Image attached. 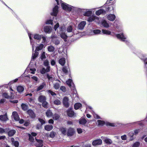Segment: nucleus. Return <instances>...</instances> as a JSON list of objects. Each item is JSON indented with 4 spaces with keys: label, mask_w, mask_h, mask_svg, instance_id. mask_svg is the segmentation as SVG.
<instances>
[{
    "label": "nucleus",
    "mask_w": 147,
    "mask_h": 147,
    "mask_svg": "<svg viewBox=\"0 0 147 147\" xmlns=\"http://www.w3.org/2000/svg\"><path fill=\"white\" fill-rule=\"evenodd\" d=\"M55 1L58 5H59L60 3L61 4V6L63 9L69 11L71 10L72 8L70 5L66 4L65 3H63V1L61 0H55Z\"/></svg>",
    "instance_id": "1"
},
{
    "label": "nucleus",
    "mask_w": 147,
    "mask_h": 147,
    "mask_svg": "<svg viewBox=\"0 0 147 147\" xmlns=\"http://www.w3.org/2000/svg\"><path fill=\"white\" fill-rule=\"evenodd\" d=\"M65 29V27L64 26H62L61 27H60L59 28V29L60 30V31L61 32L59 33L60 34V36L65 41H66V39L68 36L65 33L63 32Z\"/></svg>",
    "instance_id": "2"
},
{
    "label": "nucleus",
    "mask_w": 147,
    "mask_h": 147,
    "mask_svg": "<svg viewBox=\"0 0 147 147\" xmlns=\"http://www.w3.org/2000/svg\"><path fill=\"white\" fill-rule=\"evenodd\" d=\"M67 30L68 33L67 35L68 37H71L74 34L71 26H69L67 28Z\"/></svg>",
    "instance_id": "3"
},
{
    "label": "nucleus",
    "mask_w": 147,
    "mask_h": 147,
    "mask_svg": "<svg viewBox=\"0 0 147 147\" xmlns=\"http://www.w3.org/2000/svg\"><path fill=\"white\" fill-rule=\"evenodd\" d=\"M98 17L94 16H92L89 17L88 20V21L90 22H92L93 21H94L98 23H99L98 21Z\"/></svg>",
    "instance_id": "4"
},
{
    "label": "nucleus",
    "mask_w": 147,
    "mask_h": 147,
    "mask_svg": "<svg viewBox=\"0 0 147 147\" xmlns=\"http://www.w3.org/2000/svg\"><path fill=\"white\" fill-rule=\"evenodd\" d=\"M51 38L52 39V41L56 45H58L59 44V40L57 39V36H55L52 35Z\"/></svg>",
    "instance_id": "5"
},
{
    "label": "nucleus",
    "mask_w": 147,
    "mask_h": 147,
    "mask_svg": "<svg viewBox=\"0 0 147 147\" xmlns=\"http://www.w3.org/2000/svg\"><path fill=\"white\" fill-rule=\"evenodd\" d=\"M86 24V22L85 21L81 22L78 25V29L80 30H82L83 29Z\"/></svg>",
    "instance_id": "6"
},
{
    "label": "nucleus",
    "mask_w": 147,
    "mask_h": 147,
    "mask_svg": "<svg viewBox=\"0 0 147 147\" xmlns=\"http://www.w3.org/2000/svg\"><path fill=\"white\" fill-rule=\"evenodd\" d=\"M67 84L71 88L74 89V85L71 79H69L66 81Z\"/></svg>",
    "instance_id": "7"
},
{
    "label": "nucleus",
    "mask_w": 147,
    "mask_h": 147,
    "mask_svg": "<svg viewBox=\"0 0 147 147\" xmlns=\"http://www.w3.org/2000/svg\"><path fill=\"white\" fill-rule=\"evenodd\" d=\"M69 98L66 97H65L63 99V103L64 105L66 107H69V104L68 103Z\"/></svg>",
    "instance_id": "8"
},
{
    "label": "nucleus",
    "mask_w": 147,
    "mask_h": 147,
    "mask_svg": "<svg viewBox=\"0 0 147 147\" xmlns=\"http://www.w3.org/2000/svg\"><path fill=\"white\" fill-rule=\"evenodd\" d=\"M102 141L101 139H97L94 140L92 142V145L94 146L101 145Z\"/></svg>",
    "instance_id": "9"
},
{
    "label": "nucleus",
    "mask_w": 147,
    "mask_h": 147,
    "mask_svg": "<svg viewBox=\"0 0 147 147\" xmlns=\"http://www.w3.org/2000/svg\"><path fill=\"white\" fill-rule=\"evenodd\" d=\"M58 7L56 5L53 9V12L51 13L52 16H56L58 12Z\"/></svg>",
    "instance_id": "10"
},
{
    "label": "nucleus",
    "mask_w": 147,
    "mask_h": 147,
    "mask_svg": "<svg viewBox=\"0 0 147 147\" xmlns=\"http://www.w3.org/2000/svg\"><path fill=\"white\" fill-rule=\"evenodd\" d=\"M74 132V129L73 128H70L67 130V135L68 136H72Z\"/></svg>",
    "instance_id": "11"
},
{
    "label": "nucleus",
    "mask_w": 147,
    "mask_h": 147,
    "mask_svg": "<svg viewBox=\"0 0 147 147\" xmlns=\"http://www.w3.org/2000/svg\"><path fill=\"white\" fill-rule=\"evenodd\" d=\"M116 37L118 39H119L122 41H125L126 38L123 34H116Z\"/></svg>",
    "instance_id": "12"
},
{
    "label": "nucleus",
    "mask_w": 147,
    "mask_h": 147,
    "mask_svg": "<svg viewBox=\"0 0 147 147\" xmlns=\"http://www.w3.org/2000/svg\"><path fill=\"white\" fill-rule=\"evenodd\" d=\"M36 142L35 145L36 147H42L43 145L42 141L40 140L36 139Z\"/></svg>",
    "instance_id": "13"
},
{
    "label": "nucleus",
    "mask_w": 147,
    "mask_h": 147,
    "mask_svg": "<svg viewBox=\"0 0 147 147\" xmlns=\"http://www.w3.org/2000/svg\"><path fill=\"white\" fill-rule=\"evenodd\" d=\"M12 117L16 121H18L19 120L20 118L16 112L14 111L12 113Z\"/></svg>",
    "instance_id": "14"
},
{
    "label": "nucleus",
    "mask_w": 147,
    "mask_h": 147,
    "mask_svg": "<svg viewBox=\"0 0 147 147\" xmlns=\"http://www.w3.org/2000/svg\"><path fill=\"white\" fill-rule=\"evenodd\" d=\"M107 18L109 20L113 21L115 19V16L113 14H110L107 16Z\"/></svg>",
    "instance_id": "15"
},
{
    "label": "nucleus",
    "mask_w": 147,
    "mask_h": 147,
    "mask_svg": "<svg viewBox=\"0 0 147 147\" xmlns=\"http://www.w3.org/2000/svg\"><path fill=\"white\" fill-rule=\"evenodd\" d=\"M52 28L51 27L47 26H45L44 28V31L45 32L49 33H51Z\"/></svg>",
    "instance_id": "16"
},
{
    "label": "nucleus",
    "mask_w": 147,
    "mask_h": 147,
    "mask_svg": "<svg viewBox=\"0 0 147 147\" xmlns=\"http://www.w3.org/2000/svg\"><path fill=\"white\" fill-rule=\"evenodd\" d=\"M102 139L104 140L105 142L108 144H110L112 143L113 142L112 140L108 138H107L103 137Z\"/></svg>",
    "instance_id": "17"
},
{
    "label": "nucleus",
    "mask_w": 147,
    "mask_h": 147,
    "mask_svg": "<svg viewBox=\"0 0 147 147\" xmlns=\"http://www.w3.org/2000/svg\"><path fill=\"white\" fill-rule=\"evenodd\" d=\"M33 37L34 39L40 40L42 38V35L36 34L33 35Z\"/></svg>",
    "instance_id": "18"
},
{
    "label": "nucleus",
    "mask_w": 147,
    "mask_h": 147,
    "mask_svg": "<svg viewBox=\"0 0 147 147\" xmlns=\"http://www.w3.org/2000/svg\"><path fill=\"white\" fill-rule=\"evenodd\" d=\"M67 115L69 117H72L74 115V112L71 109H69L67 112Z\"/></svg>",
    "instance_id": "19"
},
{
    "label": "nucleus",
    "mask_w": 147,
    "mask_h": 147,
    "mask_svg": "<svg viewBox=\"0 0 147 147\" xmlns=\"http://www.w3.org/2000/svg\"><path fill=\"white\" fill-rule=\"evenodd\" d=\"M46 100V97L44 96H40L38 98L39 101L42 103L45 101Z\"/></svg>",
    "instance_id": "20"
},
{
    "label": "nucleus",
    "mask_w": 147,
    "mask_h": 147,
    "mask_svg": "<svg viewBox=\"0 0 147 147\" xmlns=\"http://www.w3.org/2000/svg\"><path fill=\"white\" fill-rule=\"evenodd\" d=\"M8 119L7 115L5 114L0 115V120L2 121H5Z\"/></svg>",
    "instance_id": "21"
},
{
    "label": "nucleus",
    "mask_w": 147,
    "mask_h": 147,
    "mask_svg": "<svg viewBox=\"0 0 147 147\" xmlns=\"http://www.w3.org/2000/svg\"><path fill=\"white\" fill-rule=\"evenodd\" d=\"M53 128V126L52 125H48L45 126V129L47 131H50Z\"/></svg>",
    "instance_id": "22"
},
{
    "label": "nucleus",
    "mask_w": 147,
    "mask_h": 147,
    "mask_svg": "<svg viewBox=\"0 0 147 147\" xmlns=\"http://www.w3.org/2000/svg\"><path fill=\"white\" fill-rule=\"evenodd\" d=\"M46 115L48 117H50L53 115V113L50 110H48L46 112Z\"/></svg>",
    "instance_id": "23"
},
{
    "label": "nucleus",
    "mask_w": 147,
    "mask_h": 147,
    "mask_svg": "<svg viewBox=\"0 0 147 147\" xmlns=\"http://www.w3.org/2000/svg\"><path fill=\"white\" fill-rule=\"evenodd\" d=\"M65 60L64 58H60L59 61V63L62 66H63L65 63Z\"/></svg>",
    "instance_id": "24"
},
{
    "label": "nucleus",
    "mask_w": 147,
    "mask_h": 147,
    "mask_svg": "<svg viewBox=\"0 0 147 147\" xmlns=\"http://www.w3.org/2000/svg\"><path fill=\"white\" fill-rule=\"evenodd\" d=\"M92 13V12L91 11L86 10L84 13V15L85 16H89L91 15Z\"/></svg>",
    "instance_id": "25"
},
{
    "label": "nucleus",
    "mask_w": 147,
    "mask_h": 147,
    "mask_svg": "<svg viewBox=\"0 0 147 147\" xmlns=\"http://www.w3.org/2000/svg\"><path fill=\"white\" fill-rule=\"evenodd\" d=\"M86 122V120L84 118H81L79 120V123L80 124L84 125Z\"/></svg>",
    "instance_id": "26"
},
{
    "label": "nucleus",
    "mask_w": 147,
    "mask_h": 147,
    "mask_svg": "<svg viewBox=\"0 0 147 147\" xmlns=\"http://www.w3.org/2000/svg\"><path fill=\"white\" fill-rule=\"evenodd\" d=\"M28 113L32 118H34L35 116V114L33 111L31 110H28Z\"/></svg>",
    "instance_id": "27"
},
{
    "label": "nucleus",
    "mask_w": 147,
    "mask_h": 147,
    "mask_svg": "<svg viewBox=\"0 0 147 147\" xmlns=\"http://www.w3.org/2000/svg\"><path fill=\"white\" fill-rule=\"evenodd\" d=\"M102 24L104 27L106 28H108L109 26V24L107 23V21L105 20H103L102 21Z\"/></svg>",
    "instance_id": "28"
},
{
    "label": "nucleus",
    "mask_w": 147,
    "mask_h": 147,
    "mask_svg": "<svg viewBox=\"0 0 147 147\" xmlns=\"http://www.w3.org/2000/svg\"><path fill=\"white\" fill-rule=\"evenodd\" d=\"M17 90L19 92H22L24 90V88L23 86H18L17 87Z\"/></svg>",
    "instance_id": "29"
},
{
    "label": "nucleus",
    "mask_w": 147,
    "mask_h": 147,
    "mask_svg": "<svg viewBox=\"0 0 147 147\" xmlns=\"http://www.w3.org/2000/svg\"><path fill=\"white\" fill-rule=\"evenodd\" d=\"M60 130L63 134L65 135L67 134V131L65 128L62 127L60 129Z\"/></svg>",
    "instance_id": "30"
},
{
    "label": "nucleus",
    "mask_w": 147,
    "mask_h": 147,
    "mask_svg": "<svg viewBox=\"0 0 147 147\" xmlns=\"http://www.w3.org/2000/svg\"><path fill=\"white\" fill-rule=\"evenodd\" d=\"M38 53L37 52V51H35V53L32 54L31 61H32V60H34L36 57L38 56Z\"/></svg>",
    "instance_id": "31"
},
{
    "label": "nucleus",
    "mask_w": 147,
    "mask_h": 147,
    "mask_svg": "<svg viewBox=\"0 0 147 147\" xmlns=\"http://www.w3.org/2000/svg\"><path fill=\"white\" fill-rule=\"evenodd\" d=\"M46 85L45 83H43L41 85H40L38 86L36 90L37 91H38L39 90H42Z\"/></svg>",
    "instance_id": "32"
},
{
    "label": "nucleus",
    "mask_w": 147,
    "mask_h": 147,
    "mask_svg": "<svg viewBox=\"0 0 147 147\" xmlns=\"http://www.w3.org/2000/svg\"><path fill=\"white\" fill-rule=\"evenodd\" d=\"M105 12V11H104L103 9H101L96 11V14L97 15L99 16Z\"/></svg>",
    "instance_id": "33"
},
{
    "label": "nucleus",
    "mask_w": 147,
    "mask_h": 147,
    "mask_svg": "<svg viewBox=\"0 0 147 147\" xmlns=\"http://www.w3.org/2000/svg\"><path fill=\"white\" fill-rule=\"evenodd\" d=\"M82 106V104L79 103H76L74 105V107L75 109H78Z\"/></svg>",
    "instance_id": "34"
},
{
    "label": "nucleus",
    "mask_w": 147,
    "mask_h": 147,
    "mask_svg": "<svg viewBox=\"0 0 147 147\" xmlns=\"http://www.w3.org/2000/svg\"><path fill=\"white\" fill-rule=\"evenodd\" d=\"M102 31L103 34L106 35H110L111 33L110 31L104 29H102Z\"/></svg>",
    "instance_id": "35"
},
{
    "label": "nucleus",
    "mask_w": 147,
    "mask_h": 147,
    "mask_svg": "<svg viewBox=\"0 0 147 147\" xmlns=\"http://www.w3.org/2000/svg\"><path fill=\"white\" fill-rule=\"evenodd\" d=\"M16 131L14 130H11L8 132V135L9 136H13L16 133Z\"/></svg>",
    "instance_id": "36"
},
{
    "label": "nucleus",
    "mask_w": 147,
    "mask_h": 147,
    "mask_svg": "<svg viewBox=\"0 0 147 147\" xmlns=\"http://www.w3.org/2000/svg\"><path fill=\"white\" fill-rule=\"evenodd\" d=\"M3 96L7 98L13 99L14 98V96H11L9 97L8 96L7 94V93H4L3 94Z\"/></svg>",
    "instance_id": "37"
},
{
    "label": "nucleus",
    "mask_w": 147,
    "mask_h": 147,
    "mask_svg": "<svg viewBox=\"0 0 147 147\" xmlns=\"http://www.w3.org/2000/svg\"><path fill=\"white\" fill-rule=\"evenodd\" d=\"M21 106L22 109L24 111H26L28 109L27 106L24 104L22 103L21 105Z\"/></svg>",
    "instance_id": "38"
},
{
    "label": "nucleus",
    "mask_w": 147,
    "mask_h": 147,
    "mask_svg": "<svg viewBox=\"0 0 147 147\" xmlns=\"http://www.w3.org/2000/svg\"><path fill=\"white\" fill-rule=\"evenodd\" d=\"M43 45L42 44H40L38 46L36 47V51H38L40 50H41L43 47Z\"/></svg>",
    "instance_id": "39"
},
{
    "label": "nucleus",
    "mask_w": 147,
    "mask_h": 147,
    "mask_svg": "<svg viewBox=\"0 0 147 147\" xmlns=\"http://www.w3.org/2000/svg\"><path fill=\"white\" fill-rule=\"evenodd\" d=\"M54 49L55 48L52 46H50L48 48V51L50 52H53L54 51Z\"/></svg>",
    "instance_id": "40"
},
{
    "label": "nucleus",
    "mask_w": 147,
    "mask_h": 147,
    "mask_svg": "<svg viewBox=\"0 0 147 147\" xmlns=\"http://www.w3.org/2000/svg\"><path fill=\"white\" fill-rule=\"evenodd\" d=\"M97 122L98 123V125L100 126H102L105 124V122L104 121L100 120H98Z\"/></svg>",
    "instance_id": "41"
},
{
    "label": "nucleus",
    "mask_w": 147,
    "mask_h": 147,
    "mask_svg": "<svg viewBox=\"0 0 147 147\" xmlns=\"http://www.w3.org/2000/svg\"><path fill=\"white\" fill-rule=\"evenodd\" d=\"M53 87L56 90L58 89L60 87V85L59 83H56L54 84Z\"/></svg>",
    "instance_id": "42"
},
{
    "label": "nucleus",
    "mask_w": 147,
    "mask_h": 147,
    "mask_svg": "<svg viewBox=\"0 0 147 147\" xmlns=\"http://www.w3.org/2000/svg\"><path fill=\"white\" fill-rule=\"evenodd\" d=\"M140 144V142H136L133 144L132 147H139Z\"/></svg>",
    "instance_id": "43"
},
{
    "label": "nucleus",
    "mask_w": 147,
    "mask_h": 147,
    "mask_svg": "<svg viewBox=\"0 0 147 147\" xmlns=\"http://www.w3.org/2000/svg\"><path fill=\"white\" fill-rule=\"evenodd\" d=\"M42 105L43 107L45 108H47L48 107V102L46 101V100L42 102Z\"/></svg>",
    "instance_id": "44"
},
{
    "label": "nucleus",
    "mask_w": 147,
    "mask_h": 147,
    "mask_svg": "<svg viewBox=\"0 0 147 147\" xmlns=\"http://www.w3.org/2000/svg\"><path fill=\"white\" fill-rule=\"evenodd\" d=\"M54 103L55 105H58L61 104V102L60 100L57 99L54 101Z\"/></svg>",
    "instance_id": "45"
},
{
    "label": "nucleus",
    "mask_w": 147,
    "mask_h": 147,
    "mask_svg": "<svg viewBox=\"0 0 147 147\" xmlns=\"http://www.w3.org/2000/svg\"><path fill=\"white\" fill-rule=\"evenodd\" d=\"M59 117V115L57 114H55L53 116V119L54 120H57L58 119Z\"/></svg>",
    "instance_id": "46"
},
{
    "label": "nucleus",
    "mask_w": 147,
    "mask_h": 147,
    "mask_svg": "<svg viewBox=\"0 0 147 147\" xmlns=\"http://www.w3.org/2000/svg\"><path fill=\"white\" fill-rule=\"evenodd\" d=\"M28 36H29V38L30 39V43H31V44H32V50L33 51L34 49V45H33V44H32L31 34H30V33H28Z\"/></svg>",
    "instance_id": "47"
},
{
    "label": "nucleus",
    "mask_w": 147,
    "mask_h": 147,
    "mask_svg": "<svg viewBox=\"0 0 147 147\" xmlns=\"http://www.w3.org/2000/svg\"><path fill=\"white\" fill-rule=\"evenodd\" d=\"M93 33L95 34H100L101 31L100 30H95L93 31Z\"/></svg>",
    "instance_id": "48"
},
{
    "label": "nucleus",
    "mask_w": 147,
    "mask_h": 147,
    "mask_svg": "<svg viewBox=\"0 0 147 147\" xmlns=\"http://www.w3.org/2000/svg\"><path fill=\"white\" fill-rule=\"evenodd\" d=\"M36 69L35 68H33V69H31L30 68V73L32 74H34L35 73V72L36 71Z\"/></svg>",
    "instance_id": "49"
},
{
    "label": "nucleus",
    "mask_w": 147,
    "mask_h": 147,
    "mask_svg": "<svg viewBox=\"0 0 147 147\" xmlns=\"http://www.w3.org/2000/svg\"><path fill=\"white\" fill-rule=\"evenodd\" d=\"M55 134H56L54 132H53V131L51 132L50 134V137L52 138H54L55 136Z\"/></svg>",
    "instance_id": "50"
},
{
    "label": "nucleus",
    "mask_w": 147,
    "mask_h": 147,
    "mask_svg": "<svg viewBox=\"0 0 147 147\" xmlns=\"http://www.w3.org/2000/svg\"><path fill=\"white\" fill-rule=\"evenodd\" d=\"M46 24H51V25L53 24V21L52 20H47L46 22Z\"/></svg>",
    "instance_id": "51"
},
{
    "label": "nucleus",
    "mask_w": 147,
    "mask_h": 147,
    "mask_svg": "<svg viewBox=\"0 0 147 147\" xmlns=\"http://www.w3.org/2000/svg\"><path fill=\"white\" fill-rule=\"evenodd\" d=\"M38 120L41 123L40 124H42V125L45 123V121L44 120L42 119L39 118Z\"/></svg>",
    "instance_id": "52"
},
{
    "label": "nucleus",
    "mask_w": 147,
    "mask_h": 147,
    "mask_svg": "<svg viewBox=\"0 0 147 147\" xmlns=\"http://www.w3.org/2000/svg\"><path fill=\"white\" fill-rule=\"evenodd\" d=\"M60 90L63 92H65L66 91V88L64 86H61L60 88Z\"/></svg>",
    "instance_id": "53"
},
{
    "label": "nucleus",
    "mask_w": 147,
    "mask_h": 147,
    "mask_svg": "<svg viewBox=\"0 0 147 147\" xmlns=\"http://www.w3.org/2000/svg\"><path fill=\"white\" fill-rule=\"evenodd\" d=\"M29 140L31 142H33L34 138L31 135L29 134Z\"/></svg>",
    "instance_id": "54"
},
{
    "label": "nucleus",
    "mask_w": 147,
    "mask_h": 147,
    "mask_svg": "<svg viewBox=\"0 0 147 147\" xmlns=\"http://www.w3.org/2000/svg\"><path fill=\"white\" fill-rule=\"evenodd\" d=\"M44 64L45 66H48L49 65V62L47 60H45L44 62Z\"/></svg>",
    "instance_id": "55"
},
{
    "label": "nucleus",
    "mask_w": 147,
    "mask_h": 147,
    "mask_svg": "<svg viewBox=\"0 0 147 147\" xmlns=\"http://www.w3.org/2000/svg\"><path fill=\"white\" fill-rule=\"evenodd\" d=\"M42 125L40 124H38L36 126V128L38 129L41 128Z\"/></svg>",
    "instance_id": "56"
},
{
    "label": "nucleus",
    "mask_w": 147,
    "mask_h": 147,
    "mask_svg": "<svg viewBox=\"0 0 147 147\" xmlns=\"http://www.w3.org/2000/svg\"><path fill=\"white\" fill-rule=\"evenodd\" d=\"M59 27V23H57L54 26V29L55 30H56L57 28Z\"/></svg>",
    "instance_id": "57"
},
{
    "label": "nucleus",
    "mask_w": 147,
    "mask_h": 147,
    "mask_svg": "<svg viewBox=\"0 0 147 147\" xmlns=\"http://www.w3.org/2000/svg\"><path fill=\"white\" fill-rule=\"evenodd\" d=\"M13 144H14V146L16 147H18L19 146V142L18 141H15Z\"/></svg>",
    "instance_id": "58"
},
{
    "label": "nucleus",
    "mask_w": 147,
    "mask_h": 147,
    "mask_svg": "<svg viewBox=\"0 0 147 147\" xmlns=\"http://www.w3.org/2000/svg\"><path fill=\"white\" fill-rule=\"evenodd\" d=\"M77 131L78 134H81L82 132V129L80 128H78L77 129Z\"/></svg>",
    "instance_id": "59"
},
{
    "label": "nucleus",
    "mask_w": 147,
    "mask_h": 147,
    "mask_svg": "<svg viewBox=\"0 0 147 147\" xmlns=\"http://www.w3.org/2000/svg\"><path fill=\"white\" fill-rule=\"evenodd\" d=\"M121 138L123 140H126L127 139V136L124 135L121 136Z\"/></svg>",
    "instance_id": "60"
},
{
    "label": "nucleus",
    "mask_w": 147,
    "mask_h": 147,
    "mask_svg": "<svg viewBox=\"0 0 147 147\" xmlns=\"http://www.w3.org/2000/svg\"><path fill=\"white\" fill-rule=\"evenodd\" d=\"M45 52H43V53H42L41 55V58L42 59H45L46 58V56H45Z\"/></svg>",
    "instance_id": "61"
},
{
    "label": "nucleus",
    "mask_w": 147,
    "mask_h": 147,
    "mask_svg": "<svg viewBox=\"0 0 147 147\" xmlns=\"http://www.w3.org/2000/svg\"><path fill=\"white\" fill-rule=\"evenodd\" d=\"M48 92L49 93L51 94L52 96L56 95V94L55 92L50 90H49Z\"/></svg>",
    "instance_id": "62"
},
{
    "label": "nucleus",
    "mask_w": 147,
    "mask_h": 147,
    "mask_svg": "<svg viewBox=\"0 0 147 147\" xmlns=\"http://www.w3.org/2000/svg\"><path fill=\"white\" fill-rule=\"evenodd\" d=\"M93 116L96 119H100V117L97 114L94 113L93 114Z\"/></svg>",
    "instance_id": "63"
},
{
    "label": "nucleus",
    "mask_w": 147,
    "mask_h": 147,
    "mask_svg": "<svg viewBox=\"0 0 147 147\" xmlns=\"http://www.w3.org/2000/svg\"><path fill=\"white\" fill-rule=\"evenodd\" d=\"M30 124V121L29 120H27L24 122V125L25 126H28Z\"/></svg>",
    "instance_id": "64"
}]
</instances>
